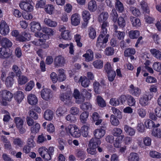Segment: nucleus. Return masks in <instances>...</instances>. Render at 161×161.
Listing matches in <instances>:
<instances>
[{"label": "nucleus", "instance_id": "f257e3e1", "mask_svg": "<svg viewBox=\"0 0 161 161\" xmlns=\"http://www.w3.org/2000/svg\"><path fill=\"white\" fill-rule=\"evenodd\" d=\"M27 125L30 127L31 135L35 136L36 134L38 133L40 129V125L37 122L34 121V120L29 117L26 118Z\"/></svg>", "mask_w": 161, "mask_h": 161}, {"label": "nucleus", "instance_id": "f03ea898", "mask_svg": "<svg viewBox=\"0 0 161 161\" xmlns=\"http://www.w3.org/2000/svg\"><path fill=\"white\" fill-rule=\"evenodd\" d=\"M101 143V141L96 138H92L90 141L89 147L87 148V151L88 153L92 155L96 154L97 153L96 149L98 145Z\"/></svg>", "mask_w": 161, "mask_h": 161}, {"label": "nucleus", "instance_id": "7ed1b4c3", "mask_svg": "<svg viewBox=\"0 0 161 161\" xmlns=\"http://www.w3.org/2000/svg\"><path fill=\"white\" fill-rule=\"evenodd\" d=\"M65 129L67 132L69 131L73 137H77L80 135L79 130L75 125H69L67 128H65Z\"/></svg>", "mask_w": 161, "mask_h": 161}, {"label": "nucleus", "instance_id": "20e7f679", "mask_svg": "<svg viewBox=\"0 0 161 161\" xmlns=\"http://www.w3.org/2000/svg\"><path fill=\"white\" fill-rule=\"evenodd\" d=\"M73 96L75 99V102L77 104H80L85 101V97L83 95L82 90L80 92L78 90L75 89Z\"/></svg>", "mask_w": 161, "mask_h": 161}, {"label": "nucleus", "instance_id": "39448f33", "mask_svg": "<svg viewBox=\"0 0 161 161\" xmlns=\"http://www.w3.org/2000/svg\"><path fill=\"white\" fill-rule=\"evenodd\" d=\"M14 121L19 133L20 134L24 133L26 131V130L23 126L24 124L23 120L19 117H16L14 118Z\"/></svg>", "mask_w": 161, "mask_h": 161}, {"label": "nucleus", "instance_id": "423d86ee", "mask_svg": "<svg viewBox=\"0 0 161 161\" xmlns=\"http://www.w3.org/2000/svg\"><path fill=\"white\" fill-rule=\"evenodd\" d=\"M13 97V94L7 90H3L0 91V97L3 101H10Z\"/></svg>", "mask_w": 161, "mask_h": 161}, {"label": "nucleus", "instance_id": "0eeeda50", "mask_svg": "<svg viewBox=\"0 0 161 161\" xmlns=\"http://www.w3.org/2000/svg\"><path fill=\"white\" fill-rule=\"evenodd\" d=\"M72 98L71 93L70 92L62 93L60 94L61 100L67 105H70L72 103L71 100Z\"/></svg>", "mask_w": 161, "mask_h": 161}, {"label": "nucleus", "instance_id": "6e6552de", "mask_svg": "<svg viewBox=\"0 0 161 161\" xmlns=\"http://www.w3.org/2000/svg\"><path fill=\"white\" fill-rule=\"evenodd\" d=\"M93 133L95 138H96L100 140V138L103 137L105 134V128L103 126H101L99 128L95 130Z\"/></svg>", "mask_w": 161, "mask_h": 161}, {"label": "nucleus", "instance_id": "1a4fd4ad", "mask_svg": "<svg viewBox=\"0 0 161 161\" xmlns=\"http://www.w3.org/2000/svg\"><path fill=\"white\" fill-rule=\"evenodd\" d=\"M66 64V60L61 55L56 56L54 59V64L56 67H62Z\"/></svg>", "mask_w": 161, "mask_h": 161}, {"label": "nucleus", "instance_id": "9d476101", "mask_svg": "<svg viewBox=\"0 0 161 161\" xmlns=\"http://www.w3.org/2000/svg\"><path fill=\"white\" fill-rule=\"evenodd\" d=\"M9 26L6 22L4 20H2L0 23V33L4 36L8 34L9 32Z\"/></svg>", "mask_w": 161, "mask_h": 161}, {"label": "nucleus", "instance_id": "9b49d317", "mask_svg": "<svg viewBox=\"0 0 161 161\" xmlns=\"http://www.w3.org/2000/svg\"><path fill=\"white\" fill-rule=\"evenodd\" d=\"M129 91L132 95L137 97L139 96L141 92V90L140 88L134 86L133 84L130 85Z\"/></svg>", "mask_w": 161, "mask_h": 161}, {"label": "nucleus", "instance_id": "f8f14e48", "mask_svg": "<svg viewBox=\"0 0 161 161\" xmlns=\"http://www.w3.org/2000/svg\"><path fill=\"white\" fill-rule=\"evenodd\" d=\"M20 8L27 12H31L33 9V7L29 3L21 1L19 4Z\"/></svg>", "mask_w": 161, "mask_h": 161}, {"label": "nucleus", "instance_id": "ddd939ff", "mask_svg": "<svg viewBox=\"0 0 161 161\" xmlns=\"http://www.w3.org/2000/svg\"><path fill=\"white\" fill-rule=\"evenodd\" d=\"M41 96L44 100L48 101L52 97V93L50 90L45 88L42 90Z\"/></svg>", "mask_w": 161, "mask_h": 161}, {"label": "nucleus", "instance_id": "4468645a", "mask_svg": "<svg viewBox=\"0 0 161 161\" xmlns=\"http://www.w3.org/2000/svg\"><path fill=\"white\" fill-rule=\"evenodd\" d=\"M105 84L104 81H102L100 84L96 80H95L93 84L94 91L97 94H100L101 92V89L102 86L104 87Z\"/></svg>", "mask_w": 161, "mask_h": 161}, {"label": "nucleus", "instance_id": "2eb2a0df", "mask_svg": "<svg viewBox=\"0 0 161 161\" xmlns=\"http://www.w3.org/2000/svg\"><path fill=\"white\" fill-rule=\"evenodd\" d=\"M71 24L74 26L78 25L80 22V15L77 13L73 14L71 17Z\"/></svg>", "mask_w": 161, "mask_h": 161}, {"label": "nucleus", "instance_id": "dca6fc26", "mask_svg": "<svg viewBox=\"0 0 161 161\" xmlns=\"http://www.w3.org/2000/svg\"><path fill=\"white\" fill-rule=\"evenodd\" d=\"M31 29V31L36 32L42 30L40 24L36 21H33L30 23Z\"/></svg>", "mask_w": 161, "mask_h": 161}, {"label": "nucleus", "instance_id": "f3484780", "mask_svg": "<svg viewBox=\"0 0 161 161\" xmlns=\"http://www.w3.org/2000/svg\"><path fill=\"white\" fill-rule=\"evenodd\" d=\"M79 83H80L82 86L84 88L89 86L90 81L85 76H81L78 80Z\"/></svg>", "mask_w": 161, "mask_h": 161}, {"label": "nucleus", "instance_id": "a211bd4d", "mask_svg": "<svg viewBox=\"0 0 161 161\" xmlns=\"http://www.w3.org/2000/svg\"><path fill=\"white\" fill-rule=\"evenodd\" d=\"M109 36V34L108 33L106 34L105 33L101 32L97 37V41L106 43L108 42Z\"/></svg>", "mask_w": 161, "mask_h": 161}, {"label": "nucleus", "instance_id": "6ab92c4d", "mask_svg": "<svg viewBox=\"0 0 161 161\" xmlns=\"http://www.w3.org/2000/svg\"><path fill=\"white\" fill-rule=\"evenodd\" d=\"M28 103L31 105H35L38 102V99L36 96L33 94L29 95L27 97Z\"/></svg>", "mask_w": 161, "mask_h": 161}, {"label": "nucleus", "instance_id": "aec40b11", "mask_svg": "<svg viewBox=\"0 0 161 161\" xmlns=\"http://www.w3.org/2000/svg\"><path fill=\"white\" fill-rule=\"evenodd\" d=\"M2 48H6L9 47L12 45V43L8 39L6 38H3L0 42Z\"/></svg>", "mask_w": 161, "mask_h": 161}, {"label": "nucleus", "instance_id": "412c9836", "mask_svg": "<svg viewBox=\"0 0 161 161\" xmlns=\"http://www.w3.org/2000/svg\"><path fill=\"white\" fill-rule=\"evenodd\" d=\"M24 97L23 93L21 91H17L14 94V97L16 101L19 103L23 100Z\"/></svg>", "mask_w": 161, "mask_h": 161}, {"label": "nucleus", "instance_id": "4be33fe9", "mask_svg": "<svg viewBox=\"0 0 161 161\" xmlns=\"http://www.w3.org/2000/svg\"><path fill=\"white\" fill-rule=\"evenodd\" d=\"M54 115L53 112L52 110L47 109L44 112L43 117L46 120L51 121L53 119Z\"/></svg>", "mask_w": 161, "mask_h": 161}, {"label": "nucleus", "instance_id": "5701e85b", "mask_svg": "<svg viewBox=\"0 0 161 161\" xmlns=\"http://www.w3.org/2000/svg\"><path fill=\"white\" fill-rule=\"evenodd\" d=\"M13 143L16 148L22 147L24 145V142L23 140L19 137L13 138Z\"/></svg>", "mask_w": 161, "mask_h": 161}, {"label": "nucleus", "instance_id": "b1692460", "mask_svg": "<svg viewBox=\"0 0 161 161\" xmlns=\"http://www.w3.org/2000/svg\"><path fill=\"white\" fill-rule=\"evenodd\" d=\"M11 54L7 51L5 48H0V58L2 59L8 58L10 57Z\"/></svg>", "mask_w": 161, "mask_h": 161}, {"label": "nucleus", "instance_id": "393cba45", "mask_svg": "<svg viewBox=\"0 0 161 161\" xmlns=\"http://www.w3.org/2000/svg\"><path fill=\"white\" fill-rule=\"evenodd\" d=\"M151 98H150V99ZM149 99V96L147 94H144L139 99V103L142 106H144L148 104V102Z\"/></svg>", "mask_w": 161, "mask_h": 161}, {"label": "nucleus", "instance_id": "a878e982", "mask_svg": "<svg viewBox=\"0 0 161 161\" xmlns=\"http://www.w3.org/2000/svg\"><path fill=\"white\" fill-rule=\"evenodd\" d=\"M83 57L85 58V60L87 62L92 61L93 58V53L91 49L87 50L86 53L83 55Z\"/></svg>", "mask_w": 161, "mask_h": 161}, {"label": "nucleus", "instance_id": "bb28decb", "mask_svg": "<svg viewBox=\"0 0 161 161\" xmlns=\"http://www.w3.org/2000/svg\"><path fill=\"white\" fill-rule=\"evenodd\" d=\"M44 23L45 25L51 27H54L57 25V22L53 21L48 18H45L44 20Z\"/></svg>", "mask_w": 161, "mask_h": 161}, {"label": "nucleus", "instance_id": "cd10ccee", "mask_svg": "<svg viewBox=\"0 0 161 161\" xmlns=\"http://www.w3.org/2000/svg\"><path fill=\"white\" fill-rule=\"evenodd\" d=\"M97 7L96 2L95 0H92L88 3V9L90 11H95L97 9Z\"/></svg>", "mask_w": 161, "mask_h": 161}, {"label": "nucleus", "instance_id": "c85d7f7f", "mask_svg": "<svg viewBox=\"0 0 161 161\" xmlns=\"http://www.w3.org/2000/svg\"><path fill=\"white\" fill-rule=\"evenodd\" d=\"M67 109L64 106L59 107L56 111V114L59 117L63 116L67 112Z\"/></svg>", "mask_w": 161, "mask_h": 161}, {"label": "nucleus", "instance_id": "c756f323", "mask_svg": "<svg viewBox=\"0 0 161 161\" xmlns=\"http://www.w3.org/2000/svg\"><path fill=\"white\" fill-rule=\"evenodd\" d=\"M82 15L86 26L88 23V21L91 18L90 13L88 10H84L82 12Z\"/></svg>", "mask_w": 161, "mask_h": 161}, {"label": "nucleus", "instance_id": "7c9ffc66", "mask_svg": "<svg viewBox=\"0 0 161 161\" xmlns=\"http://www.w3.org/2000/svg\"><path fill=\"white\" fill-rule=\"evenodd\" d=\"M150 52L152 55L159 60H161V52L158 50L152 49L150 50Z\"/></svg>", "mask_w": 161, "mask_h": 161}, {"label": "nucleus", "instance_id": "2f4dec72", "mask_svg": "<svg viewBox=\"0 0 161 161\" xmlns=\"http://www.w3.org/2000/svg\"><path fill=\"white\" fill-rule=\"evenodd\" d=\"M58 80L62 82L65 80L66 79L64 70L63 69H60L58 70Z\"/></svg>", "mask_w": 161, "mask_h": 161}, {"label": "nucleus", "instance_id": "473e14b6", "mask_svg": "<svg viewBox=\"0 0 161 161\" xmlns=\"http://www.w3.org/2000/svg\"><path fill=\"white\" fill-rule=\"evenodd\" d=\"M90 128L88 126L84 125L80 129V132L82 135L84 137H87L88 136Z\"/></svg>", "mask_w": 161, "mask_h": 161}, {"label": "nucleus", "instance_id": "72a5a7b5", "mask_svg": "<svg viewBox=\"0 0 161 161\" xmlns=\"http://www.w3.org/2000/svg\"><path fill=\"white\" fill-rule=\"evenodd\" d=\"M108 13L106 12H103L99 15L98 19L99 22L108 21L107 19L108 17Z\"/></svg>", "mask_w": 161, "mask_h": 161}, {"label": "nucleus", "instance_id": "f704fd0d", "mask_svg": "<svg viewBox=\"0 0 161 161\" xmlns=\"http://www.w3.org/2000/svg\"><path fill=\"white\" fill-rule=\"evenodd\" d=\"M42 31L46 33L47 36H53L56 33V31L54 30L47 27H43L42 29Z\"/></svg>", "mask_w": 161, "mask_h": 161}, {"label": "nucleus", "instance_id": "c9c22d12", "mask_svg": "<svg viewBox=\"0 0 161 161\" xmlns=\"http://www.w3.org/2000/svg\"><path fill=\"white\" fill-rule=\"evenodd\" d=\"M130 19L133 26L138 27L141 25V23L140 20L138 18L133 16H131Z\"/></svg>", "mask_w": 161, "mask_h": 161}, {"label": "nucleus", "instance_id": "e433bc0d", "mask_svg": "<svg viewBox=\"0 0 161 161\" xmlns=\"http://www.w3.org/2000/svg\"><path fill=\"white\" fill-rule=\"evenodd\" d=\"M124 130L126 133L130 136L134 135L135 133V130L133 128L126 125H124Z\"/></svg>", "mask_w": 161, "mask_h": 161}, {"label": "nucleus", "instance_id": "4c0bfd02", "mask_svg": "<svg viewBox=\"0 0 161 161\" xmlns=\"http://www.w3.org/2000/svg\"><path fill=\"white\" fill-rule=\"evenodd\" d=\"M18 83L19 85H23L26 83L28 80L27 77L22 75H18Z\"/></svg>", "mask_w": 161, "mask_h": 161}, {"label": "nucleus", "instance_id": "58836bf2", "mask_svg": "<svg viewBox=\"0 0 161 161\" xmlns=\"http://www.w3.org/2000/svg\"><path fill=\"white\" fill-rule=\"evenodd\" d=\"M80 108L83 110H91L92 108V106L90 103L86 102L81 104Z\"/></svg>", "mask_w": 161, "mask_h": 161}, {"label": "nucleus", "instance_id": "ea45409f", "mask_svg": "<svg viewBox=\"0 0 161 161\" xmlns=\"http://www.w3.org/2000/svg\"><path fill=\"white\" fill-rule=\"evenodd\" d=\"M135 49L132 47H130L127 48L125 50L124 56L125 57H128L130 56L131 55H134L136 53Z\"/></svg>", "mask_w": 161, "mask_h": 161}, {"label": "nucleus", "instance_id": "a19ab883", "mask_svg": "<svg viewBox=\"0 0 161 161\" xmlns=\"http://www.w3.org/2000/svg\"><path fill=\"white\" fill-rule=\"evenodd\" d=\"M140 5L142 10L145 13H148L149 12V8L147 3L144 0L140 3Z\"/></svg>", "mask_w": 161, "mask_h": 161}, {"label": "nucleus", "instance_id": "79ce46f5", "mask_svg": "<svg viewBox=\"0 0 161 161\" xmlns=\"http://www.w3.org/2000/svg\"><path fill=\"white\" fill-rule=\"evenodd\" d=\"M140 35L139 31L137 30L131 31L129 32L130 37L133 39L137 38Z\"/></svg>", "mask_w": 161, "mask_h": 161}, {"label": "nucleus", "instance_id": "37998d69", "mask_svg": "<svg viewBox=\"0 0 161 161\" xmlns=\"http://www.w3.org/2000/svg\"><path fill=\"white\" fill-rule=\"evenodd\" d=\"M125 33L124 32L115 31L114 33V35L115 37L119 40H121L124 39Z\"/></svg>", "mask_w": 161, "mask_h": 161}, {"label": "nucleus", "instance_id": "c03bdc74", "mask_svg": "<svg viewBox=\"0 0 161 161\" xmlns=\"http://www.w3.org/2000/svg\"><path fill=\"white\" fill-rule=\"evenodd\" d=\"M128 159L129 161H138L139 157L136 153H132L128 157Z\"/></svg>", "mask_w": 161, "mask_h": 161}, {"label": "nucleus", "instance_id": "a18cd8bd", "mask_svg": "<svg viewBox=\"0 0 161 161\" xmlns=\"http://www.w3.org/2000/svg\"><path fill=\"white\" fill-rule=\"evenodd\" d=\"M115 4V7L118 11L122 12L124 10L123 5L119 0H116Z\"/></svg>", "mask_w": 161, "mask_h": 161}, {"label": "nucleus", "instance_id": "49530a36", "mask_svg": "<svg viewBox=\"0 0 161 161\" xmlns=\"http://www.w3.org/2000/svg\"><path fill=\"white\" fill-rule=\"evenodd\" d=\"M124 138L123 135L117 137L115 140V142L114 144V146L117 148H119L121 146V142H122L123 139Z\"/></svg>", "mask_w": 161, "mask_h": 161}, {"label": "nucleus", "instance_id": "de8ad7c7", "mask_svg": "<svg viewBox=\"0 0 161 161\" xmlns=\"http://www.w3.org/2000/svg\"><path fill=\"white\" fill-rule=\"evenodd\" d=\"M128 103L129 106H132L135 105L136 101L134 98L130 95H128L126 96Z\"/></svg>", "mask_w": 161, "mask_h": 161}, {"label": "nucleus", "instance_id": "09e8293b", "mask_svg": "<svg viewBox=\"0 0 161 161\" xmlns=\"http://www.w3.org/2000/svg\"><path fill=\"white\" fill-rule=\"evenodd\" d=\"M92 64L94 67L97 69H100L103 67V61L100 59L94 61Z\"/></svg>", "mask_w": 161, "mask_h": 161}, {"label": "nucleus", "instance_id": "8fccbe9b", "mask_svg": "<svg viewBox=\"0 0 161 161\" xmlns=\"http://www.w3.org/2000/svg\"><path fill=\"white\" fill-rule=\"evenodd\" d=\"M101 24L102 31L101 32L108 33L107 28L109 26V23L108 21L100 22Z\"/></svg>", "mask_w": 161, "mask_h": 161}, {"label": "nucleus", "instance_id": "3c124183", "mask_svg": "<svg viewBox=\"0 0 161 161\" xmlns=\"http://www.w3.org/2000/svg\"><path fill=\"white\" fill-rule=\"evenodd\" d=\"M97 101L98 105L101 107H103L106 106L105 102L103 98L99 96L97 97Z\"/></svg>", "mask_w": 161, "mask_h": 161}, {"label": "nucleus", "instance_id": "603ef678", "mask_svg": "<svg viewBox=\"0 0 161 161\" xmlns=\"http://www.w3.org/2000/svg\"><path fill=\"white\" fill-rule=\"evenodd\" d=\"M88 115V113L86 112H84L82 113L80 116V119L81 122L83 123H85Z\"/></svg>", "mask_w": 161, "mask_h": 161}, {"label": "nucleus", "instance_id": "864d4df0", "mask_svg": "<svg viewBox=\"0 0 161 161\" xmlns=\"http://www.w3.org/2000/svg\"><path fill=\"white\" fill-rule=\"evenodd\" d=\"M76 155V156L80 159H83L86 157V152L81 150H78Z\"/></svg>", "mask_w": 161, "mask_h": 161}, {"label": "nucleus", "instance_id": "5fc2aeb1", "mask_svg": "<svg viewBox=\"0 0 161 161\" xmlns=\"http://www.w3.org/2000/svg\"><path fill=\"white\" fill-rule=\"evenodd\" d=\"M110 119L111 124L114 126H117L119 124V120L113 114L111 115Z\"/></svg>", "mask_w": 161, "mask_h": 161}, {"label": "nucleus", "instance_id": "6e6d98bb", "mask_svg": "<svg viewBox=\"0 0 161 161\" xmlns=\"http://www.w3.org/2000/svg\"><path fill=\"white\" fill-rule=\"evenodd\" d=\"M35 136L31 135L30 138L28 139L27 140V145L30 147H34L35 145V143L33 140Z\"/></svg>", "mask_w": 161, "mask_h": 161}, {"label": "nucleus", "instance_id": "4d7b16f0", "mask_svg": "<svg viewBox=\"0 0 161 161\" xmlns=\"http://www.w3.org/2000/svg\"><path fill=\"white\" fill-rule=\"evenodd\" d=\"M152 134L155 137L158 138H161V130L159 129H153L152 131Z\"/></svg>", "mask_w": 161, "mask_h": 161}, {"label": "nucleus", "instance_id": "13d9d810", "mask_svg": "<svg viewBox=\"0 0 161 161\" xmlns=\"http://www.w3.org/2000/svg\"><path fill=\"white\" fill-rule=\"evenodd\" d=\"M153 68L155 71L161 72V63L158 62H156L153 63Z\"/></svg>", "mask_w": 161, "mask_h": 161}, {"label": "nucleus", "instance_id": "bf43d9fd", "mask_svg": "<svg viewBox=\"0 0 161 161\" xmlns=\"http://www.w3.org/2000/svg\"><path fill=\"white\" fill-rule=\"evenodd\" d=\"M122 130L121 129L115 128L112 130V133L114 136L118 137L121 136L120 135L122 133Z\"/></svg>", "mask_w": 161, "mask_h": 161}, {"label": "nucleus", "instance_id": "052dcab7", "mask_svg": "<svg viewBox=\"0 0 161 161\" xmlns=\"http://www.w3.org/2000/svg\"><path fill=\"white\" fill-rule=\"evenodd\" d=\"M88 32L89 37L92 39H94L96 36V32L94 29L92 27H90Z\"/></svg>", "mask_w": 161, "mask_h": 161}, {"label": "nucleus", "instance_id": "680f3d73", "mask_svg": "<svg viewBox=\"0 0 161 161\" xmlns=\"http://www.w3.org/2000/svg\"><path fill=\"white\" fill-rule=\"evenodd\" d=\"M34 86V82L32 81H30L26 85L25 90L26 91H30L32 89Z\"/></svg>", "mask_w": 161, "mask_h": 161}, {"label": "nucleus", "instance_id": "e2e57ef3", "mask_svg": "<svg viewBox=\"0 0 161 161\" xmlns=\"http://www.w3.org/2000/svg\"><path fill=\"white\" fill-rule=\"evenodd\" d=\"M70 113L73 115H77L80 113V109L78 107L75 106L72 107L70 110Z\"/></svg>", "mask_w": 161, "mask_h": 161}, {"label": "nucleus", "instance_id": "0e129e2a", "mask_svg": "<svg viewBox=\"0 0 161 161\" xmlns=\"http://www.w3.org/2000/svg\"><path fill=\"white\" fill-rule=\"evenodd\" d=\"M45 10L47 13L52 14L54 10V7L51 4L47 5L45 6Z\"/></svg>", "mask_w": 161, "mask_h": 161}, {"label": "nucleus", "instance_id": "69168bd1", "mask_svg": "<svg viewBox=\"0 0 161 161\" xmlns=\"http://www.w3.org/2000/svg\"><path fill=\"white\" fill-rule=\"evenodd\" d=\"M114 53V48L111 47H107L104 51L105 54L107 56L112 55Z\"/></svg>", "mask_w": 161, "mask_h": 161}, {"label": "nucleus", "instance_id": "338daca9", "mask_svg": "<svg viewBox=\"0 0 161 161\" xmlns=\"http://www.w3.org/2000/svg\"><path fill=\"white\" fill-rule=\"evenodd\" d=\"M14 83V80L13 78L10 76L8 77L6 80L5 84L8 87H11Z\"/></svg>", "mask_w": 161, "mask_h": 161}, {"label": "nucleus", "instance_id": "774afa93", "mask_svg": "<svg viewBox=\"0 0 161 161\" xmlns=\"http://www.w3.org/2000/svg\"><path fill=\"white\" fill-rule=\"evenodd\" d=\"M3 112L4 114L3 119V121L6 122H8L11 118L10 114L6 110H4Z\"/></svg>", "mask_w": 161, "mask_h": 161}]
</instances>
